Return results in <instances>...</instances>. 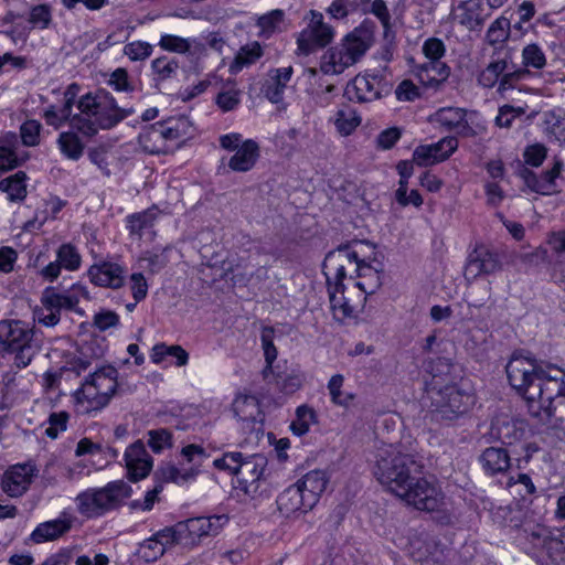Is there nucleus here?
<instances>
[{
    "label": "nucleus",
    "mask_w": 565,
    "mask_h": 565,
    "mask_svg": "<svg viewBox=\"0 0 565 565\" xmlns=\"http://www.w3.org/2000/svg\"><path fill=\"white\" fill-rule=\"evenodd\" d=\"M505 371L510 385L525 398L530 414L565 434V371L519 352L512 354Z\"/></svg>",
    "instance_id": "1"
},
{
    "label": "nucleus",
    "mask_w": 565,
    "mask_h": 565,
    "mask_svg": "<svg viewBox=\"0 0 565 565\" xmlns=\"http://www.w3.org/2000/svg\"><path fill=\"white\" fill-rule=\"evenodd\" d=\"M77 108L79 114L72 115L71 111L65 114L64 107L57 110L55 106H50L44 111V119L55 129L68 121L72 129L92 137L99 129L113 128L134 113L132 108L118 107L108 94H86L79 98Z\"/></svg>",
    "instance_id": "2"
},
{
    "label": "nucleus",
    "mask_w": 565,
    "mask_h": 565,
    "mask_svg": "<svg viewBox=\"0 0 565 565\" xmlns=\"http://www.w3.org/2000/svg\"><path fill=\"white\" fill-rule=\"evenodd\" d=\"M419 468L414 456L403 452L397 446L385 445L376 451L374 476L396 497L404 493L407 482L419 472Z\"/></svg>",
    "instance_id": "3"
},
{
    "label": "nucleus",
    "mask_w": 565,
    "mask_h": 565,
    "mask_svg": "<svg viewBox=\"0 0 565 565\" xmlns=\"http://www.w3.org/2000/svg\"><path fill=\"white\" fill-rule=\"evenodd\" d=\"M118 371L105 365L88 374L74 393L77 411L83 414L106 407L118 390Z\"/></svg>",
    "instance_id": "4"
},
{
    "label": "nucleus",
    "mask_w": 565,
    "mask_h": 565,
    "mask_svg": "<svg viewBox=\"0 0 565 565\" xmlns=\"http://www.w3.org/2000/svg\"><path fill=\"white\" fill-rule=\"evenodd\" d=\"M131 487L122 480L102 488H89L75 498L77 511L87 519H96L120 508L131 495Z\"/></svg>",
    "instance_id": "5"
},
{
    "label": "nucleus",
    "mask_w": 565,
    "mask_h": 565,
    "mask_svg": "<svg viewBox=\"0 0 565 565\" xmlns=\"http://www.w3.org/2000/svg\"><path fill=\"white\" fill-rule=\"evenodd\" d=\"M33 330L20 320L0 321V343L6 351L14 353V365L26 367L39 351L33 341Z\"/></svg>",
    "instance_id": "6"
},
{
    "label": "nucleus",
    "mask_w": 565,
    "mask_h": 565,
    "mask_svg": "<svg viewBox=\"0 0 565 565\" xmlns=\"http://www.w3.org/2000/svg\"><path fill=\"white\" fill-rule=\"evenodd\" d=\"M369 43L360 31L349 33L342 42L328 50L320 64L324 74H341L345 68L354 65L366 53Z\"/></svg>",
    "instance_id": "7"
},
{
    "label": "nucleus",
    "mask_w": 565,
    "mask_h": 565,
    "mask_svg": "<svg viewBox=\"0 0 565 565\" xmlns=\"http://www.w3.org/2000/svg\"><path fill=\"white\" fill-rule=\"evenodd\" d=\"M427 393L431 401L434 412L439 414L441 418L448 420L467 413L476 402L472 394L460 390L457 385L448 384L439 386L437 381L431 383Z\"/></svg>",
    "instance_id": "8"
},
{
    "label": "nucleus",
    "mask_w": 565,
    "mask_h": 565,
    "mask_svg": "<svg viewBox=\"0 0 565 565\" xmlns=\"http://www.w3.org/2000/svg\"><path fill=\"white\" fill-rule=\"evenodd\" d=\"M359 254L349 246H340L330 252L322 264V270L327 279L328 291H343V279L348 270L354 271Z\"/></svg>",
    "instance_id": "9"
},
{
    "label": "nucleus",
    "mask_w": 565,
    "mask_h": 565,
    "mask_svg": "<svg viewBox=\"0 0 565 565\" xmlns=\"http://www.w3.org/2000/svg\"><path fill=\"white\" fill-rule=\"evenodd\" d=\"M409 481L404 493H399L397 498L420 511L431 512L440 509L444 504V494L434 482L417 478L415 475Z\"/></svg>",
    "instance_id": "10"
},
{
    "label": "nucleus",
    "mask_w": 565,
    "mask_h": 565,
    "mask_svg": "<svg viewBox=\"0 0 565 565\" xmlns=\"http://www.w3.org/2000/svg\"><path fill=\"white\" fill-rule=\"evenodd\" d=\"M310 15V22L297 38V54L299 55L307 56L327 46L334 36L332 26L323 21L322 13L311 10Z\"/></svg>",
    "instance_id": "11"
},
{
    "label": "nucleus",
    "mask_w": 565,
    "mask_h": 565,
    "mask_svg": "<svg viewBox=\"0 0 565 565\" xmlns=\"http://www.w3.org/2000/svg\"><path fill=\"white\" fill-rule=\"evenodd\" d=\"M228 518L222 515L198 516L179 522L183 539V546H194L203 537L214 536L227 523Z\"/></svg>",
    "instance_id": "12"
},
{
    "label": "nucleus",
    "mask_w": 565,
    "mask_h": 565,
    "mask_svg": "<svg viewBox=\"0 0 565 565\" xmlns=\"http://www.w3.org/2000/svg\"><path fill=\"white\" fill-rule=\"evenodd\" d=\"M38 469L32 463H18L9 467L1 477V489L10 498L22 497L30 488Z\"/></svg>",
    "instance_id": "13"
},
{
    "label": "nucleus",
    "mask_w": 565,
    "mask_h": 565,
    "mask_svg": "<svg viewBox=\"0 0 565 565\" xmlns=\"http://www.w3.org/2000/svg\"><path fill=\"white\" fill-rule=\"evenodd\" d=\"M267 466V459L260 454L245 457L237 473V489L247 495H255Z\"/></svg>",
    "instance_id": "14"
},
{
    "label": "nucleus",
    "mask_w": 565,
    "mask_h": 565,
    "mask_svg": "<svg viewBox=\"0 0 565 565\" xmlns=\"http://www.w3.org/2000/svg\"><path fill=\"white\" fill-rule=\"evenodd\" d=\"M81 298H89L87 288L81 284H74L62 294L56 292L52 287H47L42 294L41 303L46 309L51 308L61 313L62 309L75 310Z\"/></svg>",
    "instance_id": "15"
},
{
    "label": "nucleus",
    "mask_w": 565,
    "mask_h": 565,
    "mask_svg": "<svg viewBox=\"0 0 565 565\" xmlns=\"http://www.w3.org/2000/svg\"><path fill=\"white\" fill-rule=\"evenodd\" d=\"M563 170V162L555 160L551 170L537 175L532 170L523 168L520 172L527 189L541 195H552L558 192L556 179Z\"/></svg>",
    "instance_id": "16"
},
{
    "label": "nucleus",
    "mask_w": 565,
    "mask_h": 565,
    "mask_svg": "<svg viewBox=\"0 0 565 565\" xmlns=\"http://www.w3.org/2000/svg\"><path fill=\"white\" fill-rule=\"evenodd\" d=\"M501 269V263L495 253L486 246H478L470 253L465 269L467 279H476L481 275L494 274Z\"/></svg>",
    "instance_id": "17"
},
{
    "label": "nucleus",
    "mask_w": 565,
    "mask_h": 565,
    "mask_svg": "<svg viewBox=\"0 0 565 565\" xmlns=\"http://www.w3.org/2000/svg\"><path fill=\"white\" fill-rule=\"evenodd\" d=\"M457 148V138L445 137L436 143L418 146L413 159L419 166L434 164L448 159Z\"/></svg>",
    "instance_id": "18"
},
{
    "label": "nucleus",
    "mask_w": 565,
    "mask_h": 565,
    "mask_svg": "<svg viewBox=\"0 0 565 565\" xmlns=\"http://www.w3.org/2000/svg\"><path fill=\"white\" fill-rule=\"evenodd\" d=\"M383 84L377 76L358 75L348 84L345 95L350 100L370 103L381 97Z\"/></svg>",
    "instance_id": "19"
},
{
    "label": "nucleus",
    "mask_w": 565,
    "mask_h": 565,
    "mask_svg": "<svg viewBox=\"0 0 565 565\" xmlns=\"http://www.w3.org/2000/svg\"><path fill=\"white\" fill-rule=\"evenodd\" d=\"M125 461L131 481L146 478L152 469V458L141 440H137L126 449Z\"/></svg>",
    "instance_id": "20"
},
{
    "label": "nucleus",
    "mask_w": 565,
    "mask_h": 565,
    "mask_svg": "<svg viewBox=\"0 0 565 565\" xmlns=\"http://www.w3.org/2000/svg\"><path fill=\"white\" fill-rule=\"evenodd\" d=\"M168 151L180 148L184 141L192 137L194 128L185 116L171 117L159 121Z\"/></svg>",
    "instance_id": "21"
},
{
    "label": "nucleus",
    "mask_w": 565,
    "mask_h": 565,
    "mask_svg": "<svg viewBox=\"0 0 565 565\" xmlns=\"http://www.w3.org/2000/svg\"><path fill=\"white\" fill-rule=\"evenodd\" d=\"M87 275L98 287L118 289L125 284L126 270L117 263L103 262L90 266Z\"/></svg>",
    "instance_id": "22"
},
{
    "label": "nucleus",
    "mask_w": 565,
    "mask_h": 565,
    "mask_svg": "<svg viewBox=\"0 0 565 565\" xmlns=\"http://www.w3.org/2000/svg\"><path fill=\"white\" fill-rule=\"evenodd\" d=\"M73 522V515L62 512L57 519L40 523L31 533V540L36 544L57 540L72 529Z\"/></svg>",
    "instance_id": "23"
},
{
    "label": "nucleus",
    "mask_w": 565,
    "mask_h": 565,
    "mask_svg": "<svg viewBox=\"0 0 565 565\" xmlns=\"http://www.w3.org/2000/svg\"><path fill=\"white\" fill-rule=\"evenodd\" d=\"M294 73L292 66L273 68L267 74V79L263 86V92L268 100L278 104L284 99V93Z\"/></svg>",
    "instance_id": "24"
},
{
    "label": "nucleus",
    "mask_w": 565,
    "mask_h": 565,
    "mask_svg": "<svg viewBox=\"0 0 565 565\" xmlns=\"http://www.w3.org/2000/svg\"><path fill=\"white\" fill-rule=\"evenodd\" d=\"M234 152L227 162L228 169L233 172L250 171L260 157L259 146L253 139H246Z\"/></svg>",
    "instance_id": "25"
},
{
    "label": "nucleus",
    "mask_w": 565,
    "mask_h": 565,
    "mask_svg": "<svg viewBox=\"0 0 565 565\" xmlns=\"http://www.w3.org/2000/svg\"><path fill=\"white\" fill-rule=\"evenodd\" d=\"M277 507L280 513L286 518L297 513H307L313 509L296 484L288 487L278 495Z\"/></svg>",
    "instance_id": "26"
},
{
    "label": "nucleus",
    "mask_w": 565,
    "mask_h": 565,
    "mask_svg": "<svg viewBox=\"0 0 565 565\" xmlns=\"http://www.w3.org/2000/svg\"><path fill=\"white\" fill-rule=\"evenodd\" d=\"M329 478L322 470H312L307 472L295 484L299 487L300 491L307 498V502L313 508L318 503L321 494L324 492Z\"/></svg>",
    "instance_id": "27"
},
{
    "label": "nucleus",
    "mask_w": 565,
    "mask_h": 565,
    "mask_svg": "<svg viewBox=\"0 0 565 565\" xmlns=\"http://www.w3.org/2000/svg\"><path fill=\"white\" fill-rule=\"evenodd\" d=\"M415 75L426 87H437L450 75V67L443 61H427L415 67Z\"/></svg>",
    "instance_id": "28"
},
{
    "label": "nucleus",
    "mask_w": 565,
    "mask_h": 565,
    "mask_svg": "<svg viewBox=\"0 0 565 565\" xmlns=\"http://www.w3.org/2000/svg\"><path fill=\"white\" fill-rule=\"evenodd\" d=\"M480 462L489 476L504 473L511 466V458L507 449L502 447H488L481 456Z\"/></svg>",
    "instance_id": "29"
},
{
    "label": "nucleus",
    "mask_w": 565,
    "mask_h": 565,
    "mask_svg": "<svg viewBox=\"0 0 565 565\" xmlns=\"http://www.w3.org/2000/svg\"><path fill=\"white\" fill-rule=\"evenodd\" d=\"M431 120L447 130H457L459 134L466 135L471 129L466 119V110L463 108H440L431 116Z\"/></svg>",
    "instance_id": "30"
},
{
    "label": "nucleus",
    "mask_w": 565,
    "mask_h": 565,
    "mask_svg": "<svg viewBox=\"0 0 565 565\" xmlns=\"http://www.w3.org/2000/svg\"><path fill=\"white\" fill-rule=\"evenodd\" d=\"M138 142L146 153H169L159 122L146 126L139 135Z\"/></svg>",
    "instance_id": "31"
},
{
    "label": "nucleus",
    "mask_w": 565,
    "mask_h": 565,
    "mask_svg": "<svg viewBox=\"0 0 565 565\" xmlns=\"http://www.w3.org/2000/svg\"><path fill=\"white\" fill-rule=\"evenodd\" d=\"M355 277L360 279L355 286L366 296L375 294L382 286L381 271L366 264L360 257L358 258Z\"/></svg>",
    "instance_id": "32"
},
{
    "label": "nucleus",
    "mask_w": 565,
    "mask_h": 565,
    "mask_svg": "<svg viewBox=\"0 0 565 565\" xmlns=\"http://www.w3.org/2000/svg\"><path fill=\"white\" fill-rule=\"evenodd\" d=\"M159 213L160 211L158 207L152 206L142 212L128 215L126 222L130 235L141 238L146 231H149L153 227Z\"/></svg>",
    "instance_id": "33"
},
{
    "label": "nucleus",
    "mask_w": 565,
    "mask_h": 565,
    "mask_svg": "<svg viewBox=\"0 0 565 565\" xmlns=\"http://www.w3.org/2000/svg\"><path fill=\"white\" fill-rule=\"evenodd\" d=\"M286 13L281 9H274L259 15L256 20V26L259 29V36L269 39L275 33L285 30Z\"/></svg>",
    "instance_id": "34"
},
{
    "label": "nucleus",
    "mask_w": 565,
    "mask_h": 565,
    "mask_svg": "<svg viewBox=\"0 0 565 565\" xmlns=\"http://www.w3.org/2000/svg\"><path fill=\"white\" fill-rule=\"evenodd\" d=\"M25 172L18 171L0 181V191L6 192L11 202L23 201L28 193Z\"/></svg>",
    "instance_id": "35"
},
{
    "label": "nucleus",
    "mask_w": 565,
    "mask_h": 565,
    "mask_svg": "<svg viewBox=\"0 0 565 565\" xmlns=\"http://www.w3.org/2000/svg\"><path fill=\"white\" fill-rule=\"evenodd\" d=\"M198 475V469L191 467L189 469L181 470L172 463H163L158 467L154 476L162 481H172L178 484L193 480Z\"/></svg>",
    "instance_id": "36"
},
{
    "label": "nucleus",
    "mask_w": 565,
    "mask_h": 565,
    "mask_svg": "<svg viewBox=\"0 0 565 565\" xmlns=\"http://www.w3.org/2000/svg\"><path fill=\"white\" fill-rule=\"evenodd\" d=\"M459 8L463 10L460 15L461 25L469 30H477L484 24L487 17L481 14L482 4L479 1L469 0L461 3Z\"/></svg>",
    "instance_id": "37"
},
{
    "label": "nucleus",
    "mask_w": 565,
    "mask_h": 565,
    "mask_svg": "<svg viewBox=\"0 0 565 565\" xmlns=\"http://www.w3.org/2000/svg\"><path fill=\"white\" fill-rule=\"evenodd\" d=\"M508 70V56L491 61L488 66L481 71L478 82L481 86L492 88L499 84L502 74Z\"/></svg>",
    "instance_id": "38"
},
{
    "label": "nucleus",
    "mask_w": 565,
    "mask_h": 565,
    "mask_svg": "<svg viewBox=\"0 0 565 565\" xmlns=\"http://www.w3.org/2000/svg\"><path fill=\"white\" fill-rule=\"evenodd\" d=\"M330 305L335 320L344 322L347 319H352L356 316V307L351 305L343 296V291L329 292Z\"/></svg>",
    "instance_id": "39"
},
{
    "label": "nucleus",
    "mask_w": 565,
    "mask_h": 565,
    "mask_svg": "<svg viewBox=\"0 0 565 565\" xmlns=\"http://www.w3.org/2000/svg\"><path fill=\"white\" fill-rule=\"evenodd\" d=\"M61 152L71 160H78L84 152V143L75 132H61L57 138Z\"/></svg>",
    "instance_id": "40"
},
{
    "label": "nucleus",
    "mask_w": 565,
    "mask_h": 565,
    "mask_svg": "<svg viewBox=\"0 0 565 565\" xmlns=\"http://www.w3.org/2000/svg\"><path fill=\"white\" fill-rule=\"evenodd\" d=\"M233 411L242 420H256L259 414V403L255 396L241 395L234 399Z\"/></svg>",
    "instance_id": "41"
},
{
    "label": "nucleus",
    "mask_w": 565,
    "mask_h": 565,
    "mask_svg": "<svg viewBox=\"0 0 565 565\" xmlns=\"http://www.w3.org/2000/svg\"><path fill=\"white\" fill-rule=\"evenodd\" d=\"M179 67V62L168 56H160L151 62V70L156 82H164L175 77Z\"/></svg>",
    "instance_id": "42"
},
{
    "label": "nucleus",
    "mask_w": 565,
    "mask_h": 565,
    "mask_svg": "<svg viewBox=\"0 0 565 565\" xmlns=\"http://www.w3.org/2000/svg\"><path fill=\"white\" fill-rule=\"evenodd\" d=\"M511 23L505 17H499L489 26L486 33V41L492 46L502 45L509 40Z\"/></svg>",
    "instance_id": "43"
},
{
    "label": "nucleus",
    "mask_w": 565,
    "mask_h": 565,
    "mask_svg": "<svg viewBox=\"0 0 565 565\" xmlns=\"http://www.w3.org/2000/svg\"><path fill=\"white\" fill-rule=\"evenodd\" d=\"M317 420V415L313 408L301 405L296 409V418L290 424L291 431L297 436L306 435L310 426Z\"/></svg>",
    "instance_id": "44"
},
{
    "label": "nucleus",
    "mask_w": 565,
    "mask_h": 565,
    "mask_svg": "<svg viewBox=\"0 0 565 565\" xmlns=\"http://www.w3.org/2000/svg\"><path fill=\"white\" fill-rule=\"evenodd\" d=\"M360 124L361 118L350 106H344L335 113L334 125L343 136L350 135Z\"/></svg>",
    "instance_id": "45"
},
{
    "label": "nucleus",
    "mask_w": 565,
    "mask_h": 565,
    "mask_svg": "<svg viewBox=\"0 0 565 565\" xmlns=\"http://www.w3.org/2000/svg\"><path fill=\"white\" fill-rule=\"evenodd\" d=\"M274 328L265 327L262 330L260 340L262 347L264 350V356L266 361V366L263 371V375L265 379L268 377V374L271 372V365L274 361L277 359V349L274 345Z\"/></svg>",
    "instance_id": "46"
},
{
    "label": "nucleus",
    "mask_w": 565,
    "mask_h": 565,
    "mask_svg": "<svg viewBox=\"0 0 565 565\" xmlns=\"http://www.w3.org/2000/svg\"><path fill=\"white\" fill-rule=\"evenodd\" d=\"M13 142H7L0 146V175L21 166L26 158H20L14 150L15 136H12Z\"/></svg>",
    "instance_id": "47"
},
{
    "label": "nucleus",
    "mask_w": 565,
    "mask_h": 565,
    "mask_svg": "<svg viewBox=\"0 0 565 565\" xmlns=\"http://www.w3.org/2000/svg\"><path fill=\"white\" fill-rule=\"evenodd\" d=\"M522 68L533 67L541 70L546 65L545 53L537 44H527L522 50Z\"/></svg>",
    "instance_id": "48"
},
{
    "label": "nucleus",
    "mask_w": 565,
    "mask_h": 565,
    "mask_svg": "<svg viewBox=\"0 0 565 565\" xmlns=\"http://www.w3.org/2000/svg\"><path fill=\"white\" fill-rule=\"evenodd\" d=\"M343 382L344 377L341 374H335L331 376L328 383V390L331 396V401L334 404L348 407L352 403L354 396L352 394L342 392L341 388L343 386Z\"/></svg>",
    "instance_id": "49"
},
{
    "label": "nucleus",
    "mask_w": 565,
    "mask_h": 565,
    "mask_svg": "<svg viewBox=\"0 0 565 565\" xmlns=\"http://www.w3.org/2000/svg\"><path fill=\"white\" fill-rule=\"evenodd\" d=\"M29 22L33 28L45 30L52 23V8L50 4L42 3L31 8Z\"/></svg>",
    "instance_id": "50"
},
{
    "label": "nucleus",
    "mask_w": 565,
    "mask_h": 565,
    "mask_svg": "<svg viewBox=\"0 0 565 565\" xmlns=\"http://www.w3.org/2000/svg\"><path fill=\"white\" fill-rule=\"evenodd\" d=\"M57 260L62 267L76 270L81 265V255L71 244H63L57 250Z\"/></svg>",
    "instance_id": "51"
},
{
    "label": "nucleus",
    "mask_w": 565,
    "mask_h": 565,
    "mask_svg": "<svg viewBox=\"0 0 565 565\" xmlns=\"http://www.w3.org/2000/svg\"><path fill=\"white\" fill-rule=\"evenodd\" d=\"M148 445L153 452H161L172 446V434L166 428L149 430Z\"/></svg>",
    "instance_id": "52"
},
{
    "label": "nucleus",
    "mask_w": 565,
    "mask_h": 565,
    "mask_svg": "<svg viewBox=\"0 0 565 565\" xmlns=\"http://www.w3.org/2000/svg\"><path fill=\"white\" fill-rule=\"evenodd\" d=\"M244 458L243 454L238 451L226 452L221 458L215 459L213 465L220 470H227L237 476Z\"/></svg>",
    "instance_id": "53"
},
{
    "label": "nucleus",
    "mask_w": 565,
    "mask_h": 565,
    "mask_svg": "<svg viewBox=\"0 0 565 565\" xmlns=\"http://www.w3.org/2000/svg\"><path fill=\"white\" fill-rule=\"evenodd\" d=\"M41 124L38 120H26L20 127L22 143L26 147H34L40 143Z\"/></svg>",
    "instance_id": "54"
},
{
    "label": "nucleus",
    "mask_w": 565,
    "mask_h": 565,
    "mask_svg": "<svg viewBox=\"0 0 565 565\" xmlns=\"http://www.w3.org/2000/svg\"><path fill=\"white\" fill-rule=\"evenodd\" d=\"M162 50L179 54L186 53L191 49V41L178 35L164 34L159 41Z\"/></svg>",
    "instance_id": "55"
},
{
    "label": "nucleus",
    "mask_w": 565,
    "mask_h": 565,
    "mask_svg": "<svg viewBox=\"0 0 565 565\" xmlns=\"http://www.w3.org/2000/svg\"><path fill=\"white\" fill-rule=\"evenodd\" d=\"M182 531L179 529V522L170 527H164L163 530L158 531L154 533L156 540L164 547V551L167 547L172 546L174 544L183 545V536Z\"/></svg>",
    "instance_id": "56"
},
{
    "label": "nucleus",
    "mask_w": 565,
    "mask_h": 565,
    "mask_svg": "<svg viewBox=\"0 0 565 565\" xmlns=\"http://www.w3.org/2000/svg\"><path fill=\"white\" fill-rule=\"evenodd\" d=\"M164 552V547H162L154 535H152L140 544L138 555L146 562H152L161 557Z\"/></svg>",
    "instance_id": "57"
},
{
    "label": "nucleus",
    "mask_w": 565,
    "mask_h": 565,
    "mask_svg": "<svg viewBox=\"0 0 565 565\" xmlns=\"http://www.w3.org/2000/svg\"><path fill=\"white\" fill-rule=\"evenodd\" d=\"M70 414L67 412L52 413L49 416V427L45 429L47 437L55 439L60 433L66 430Z\"/></svg>",
    "instance_id": "58"
},
{
    "label": "nucleus",
    "mask_w": 565,
    "mask_h": 565,
    "mask_svg": "<svg viewBox=\"0 0 565 565\" xmlns=\"http://www.w3.org/2000/svg\"><path fill=\"white\" fill-rule=\"evenodd\" d=\"M529 75L530 71L526 68H516L513 71H509L508 68L500 78L498 92L503 94L505 90L513 88L518 82L524 79Z\"/></svg>",
    "instance_id": "59"
},
{
    "label": "nucleus",
    "mask_w": 565,
    "mask_h": 565,
    "mask_svg": "<svg viewBox=\"0 0 565 565\" xmlns=\"http://www.w3.org/2000/svg\"><path fill=\"white\" fill-rule=\"evenodd\" d=\"M525 114V108L514 107L511 105H503L499 108V114L495 118V124L502 128L511 127L513 120Z\"/></svg>",
    "instance_id": "60"
},
{
    "label": "nucleus",
    "mask_w": 565,
    "mask_h": 565,
    "mask_svg": "<svg viewBox=\"0 0 565 565\" xmlns=\"http://www.w3.org/2000/svg\"><path fill=\"white\" fill-rule=\"evenodd\" d=\"M124 53L131 61H143L151 55L152 46L147 42L135 41L125 45Z\"/></svg>",
    "instance_id": "61"
},
{
    "label": "nucleus",
    "mask_w": 565,
    "mask_h": 565,
    "mask_svg": "<svg viewBox=\"0 0 565 565\" xmlns=\"http://www.w3.org/2000/svg\"><path fill=\"white\" fill-rule=\"evenodd\" d=\"M262 55L263 49L260 44L258 42H254L241 47L236 56V63L241 66L249 65L255 63Z\"/></svg>",
    "instance_id": "62"
},
{
    "label": "nucleus",
    "mask_w": 565,
    "mask_h": 565,
    "mask_svg": "<svg viewBox=\"0 0 565 565\" xmlns=\"http://www.w3.org/2000/svg\"><path fill=\"white\" fill-rule=\"evenodd\" d=\"M445 52V44L438 38H429L423 44V53L428 61H441Z\"/></svg>",
    "instance_id": "63"
},
{
    "label": "nucleus",
    "mask_w": 565,
    "mask_h": 565,
    "mask_svg": "<svg viewBox=\"0 0 565 565\" xmlns=\"http://www.w3.org/2000/svg\"><path fill=\"white\" fill-rule=\"evenodd\" d=\"M547 149L541 143H535L526 147L524 150V160L532 167H540L545 160Z\"/></svg>",
    "instance_id": "64"
}]
</instances>
